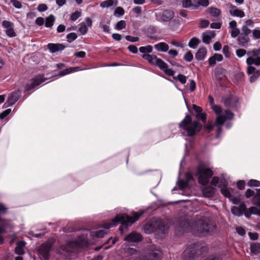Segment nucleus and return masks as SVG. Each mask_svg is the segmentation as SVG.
Listing matches in <instances>:
<instances>
[{
  "instance_id": "obj_30",
  "label": "nucleus",
  "mask_w": 260,
  "mask_h": 260,
  "mask_svg": "<svg viewBox=\"0 0 260 260\" xmlns=\"http://www.w3.org/2000/svg\"><path fill=\"white\" fill-rule=\"evenodd\" d=\"M251 252L255 254L260 253V243H255L250 245Z\"/></svg>"
},
{
  "instance_id": "obj_50",
  "label": "nucleus",
  "mask_w": 260,
  "mask_h": 260,
  "mask_svg": "<svg viewBox=\"0 0 260 260\" xmlns=\"http://www.w3.org/2000/svg\"><path fill=\"white\" fill-rule=\"evenodd\" d=\"M124 14V9L121 7H118L116 8L114 11V15H123Z\"/></svg>"
},
{
  "instance_id": "obj_11",
  "label": "nucleus",
  "mask_w": 260,
  "mask_h": 260,
  "mask_svg": "<svg viewBox=\"0 0 260 260\" xmlns=\"http://www.w3.org/2000/svg\"><path fill=\"white\" fill-rule=\"evenodd\" d=\"M247 54L249 55H252L254 56L249 57L247 59L246 63L248 66H251V65L253 64L256 66L260 65V57L257 56L260 54L259 49L249 52Z\"/></svg>"
},
{
  "instance_id": "obj_4",
  "label": "nucleus",
  "mask_w": 260,
  "mask_h": 260,
  "mask_svg": "<svg viewBox=\"0 0 260 260\" xmlns=\"http://www.w3.org/2000/svg\"><path fill=\"white\" fill-rule=\"evenodd\" d=\"M88 244V240L86 235L80 236L77 240H72L68 242L67 245L61 246L57 250L58 253L64 256L72 251V249L75 247H82L85 246Z\"/></svg>"
},
{
  "instance_id": "obj_16",
  "label": "nucleus",
  "mask_w": 260,
  "mask_h": 260,
  "mask_svg": "<svg viewBox=\"0 0 260 260\" xmlns=\"http://www.w3.org/2000/svg\"><path fill=\"white\" fill-rule=\"evenodd\" d=\"M229 11L231 15L234 17L243 18L245 16V13L242 10L239 9L236 6L231 4L229 7Z\"/></svg>"
},
{
  "instance_id": "obj_49",
  "label": "nucleus",
  "mask_w": 260,
  "mask_h": 260,
  "mask_svg": "<svg viewBox=\"0 0 260 260\" xmlns=\"http://www.w3.org/2000/svg\"><path fill=\"white\" fill-rule=\"evenodd\" d=\"M125 39L127 41L131 42H136L139 40V38L137 37H133L128 35L125 37Z\"/></svg>"
},
{
  "instance_id": "obj_6",
  "label": "nucleus",
  "mask_w": 260,
  "mask_h": 260,
  "mask_svg": "<svg viewBox=\"0 0 260 260\" xmlns=\"http://www.w3.org/2000/svg\"><path fill=\"white\" fill-rule=\"evenodd\" d=\"M208 225L203 220H199L192 224L187 223L183 225V228L186 232H192L193 234L204 235L208 232Z\"/></svg>"
},
{
  "instance_id": "obj_28",
  "label": "nucleus",
  "mask_w": 260,
  "mask_h": 260,
  "mask_svg": "<svg viewBox=\"0 0 260 260\" xmlns=\"http://www.w3.org/2000/svg\"><path fill=\"white\" fill-rule=\"evenodd\" d=\"M252 203L260 207V188L256 190V193L252 199Z\"/></svg>"
},
{
  "instance_id": "obj_36",
  "label": "nucleus",
  "mask_w": 260,
  "mask_h": 260,
  "mask_svg": "<svg viewBox=\"0 0 260 260\" xmlns=\"http://www.w3.org/2000/svg\"><path fill=\"white\" fill-rule=\"evenodd\" d=\"M247 185L249 186H255L259 187L260 186V181L257 180L251 179L250 180L248 183Z\"/></svg>"
},
{
  "instance_id": "obj_61",
  "label": "nucleus",
  "mask_w": 260,
  "mask_h": 260,
  "mask_svg": "<svg viewBox=\"0 0 260 260\" xmlns=\"http://www.w3.org/2000/svg\"><path fill=\"white\" fill-rule=\"evenodd\" d=\"M47 9V6L45 4H40L38 6V10L40 12H43Z\"/></svg>"
},
{
  "instance_id": "obj_63",
  "label": "nucleus",
  "mask_w": 260,
  "mask_h": 260,
  "mask_svg": "<svg viewBox=\"0 0 260 260\" xmlns=\"http://www.w3.org/2000/svg\"><path fill=\"white\" fill-rule=\"evenodd\" d=\"M221 44L219 42H216L213 45L214 50L215 51H219L221 49Z\"/></svg>"
},
{
  "instance_id": "obj_24",
  "label": "nucleus",
  "mask_w": 260,
  "mask_h": 260,
  "mask_svg": "<svg viewBox=\"0 0 260 260\" xmlns=\"http://www.w3.org/2000/svg\"><path fill=\"white\" fill-rule=\"evenodd\" d=\"M154 47L157 51L159 52H166L169 49V45L165 42H160L155 44Z\"/></svg>"
},
{
  "instance_id": "obj_44",
  "label": "nucleus",
  "mask_w": 260,
  "mask_h": 260,
  "mask_svg": "<svg viewBox=\"0 0 260 260\" xmlns=\"http://www.w3.org/2000/svg\"><path fill=\"white\" fill-rule=\"evenodd\" d=\"M231 29V35L232 38H236L239 35L240 30L237 27Z\"/></svg>"
},
{
  "instance_id": "obj_37",
  "label": "nucleus",
  "mask_w": 260,
  "mask_h": 260,
  "mask_svg": "<svg viewBox=\"0 0 260 260\" xmlns=\"http://www.w3.org/2000/svg\"><path fill=\"white\" fill-rule=\"evenodd\" d=\"M173 78L175 80H178L182 84H185L186 82V76L182 75L179 74L177 76L174 77V75Z\"/></svg>"
},
{
  "instance_id": "obj_29",
  "label": "nucleus",
  "mask_w": 260,
  "mask_h": 260,
  "mask_svg": "<svg viewBox=\"0 0 260 260\" xmlns=\"http://www.w3.org/2000/svg\"><path fill=\"white\" fill-rule=\"evenodd\" d=\"M208 11L210 14L213 17H217L220 14V10L214 7H210L208 9Z\"/></svg>"
},
{
  "instance_id": "obj_13",
  "label": "nucleus",
  "mask_w": 260,
  "mask_h": 260,
  "mask_svg": "<svg viewBox=\"0 0 260 260\" xmlns=\"http://www.w3.org/2000/svg\"><path fill=\"white\" fill-rule=\"evenodd\" d=\"M52 245L53 242H47L40 246L39 252L44 259H48L49 258V252Z\"/></svg>"
},
{
  "instance_id": "obj_18",
  "label": "nucleus",
  "mask_w": 260,
  "mask_h": 260,
  "mask_svg": "<svg viewBox=\"0 0 260 260\" xmlns=\"http://www.w3.org/2000/svg\"><path fill=\"white\" fill-rule=\"evenodd\" d=\"M142 236L140 234L136 232H132L128 235L124 239L126 241L129 242H137L141 241Z\"/></svg>"
},
{
  "instance_id": "obj_15",
  "label": "nucleus",
  "mask_w": 260,
  "mask_h": 260,
  "mask_svg": "<svg viewBox=\"0 0 260 260\" xmlns=\"http://www.w3.org/2000/svg\"><path fill=\"white\" fill-rule=\"evenodd\" d=\"M3 26L5 28V32L9 37L16 36V33L13 29V24L10 21L5 20L2 23Z\"/></svg>"
},
{
  "instance_id": "obj_19",
  "label": "nucleus",
  "mask_w": 260,
  "mask_h": 260,
  "mask_svg": "<svg viewBox=\"0 0 260 260\" xmlns=\"http://www.w3.org/2000/svg\"><path fill=\"white\" fill-rule=\"evenodd\" d=\"M47 47L52 53L62 51L65 48V46L62 44L49 43Z\"/></svg>"
},
{
  "instance_id": "obj_43",
  "label": "nucleus",
  "mask_w": 260,
  "mask_h": 260,
  "mask_svg": "<svg viewBox=\"0 0 260 260\" xmlns=\"http://www.w3.org/2000/svg\"><path fill=\"white\" fill-rule=\"evenodd\" d=\"M77 38V35L74 32H71L67 36V38L68 39V41L69 42H71Z\"/></svg>"
},
{
  "instance_id": "obj_45",
  "label": "nucleus",
  "mask_w": 260,
  "mask_h": 260,
  "mask_svg": "<svg viewBox=\"0 0 260 260\" xmlns=\"http://www.w3.org/2000/svg\"><path fill=\"white\" fill-rule=\"evenodd\" d=\"M246 53V51L243 49H239L236 50V54L238 57L244 56Z\"/></svg>"
},
{
  "instance_id": "obj_56",
  "label": "nucleus",
  "mask_w": 260,
  "mask_h": 260,
  "mask_svg": "<svg viewBox=\"0 0 260 260\" xmlns=\"http://www.w3.org/2000/svg\"><path fill=\"white\" fill-rule=\"evenodd\" d=\"M219 184V179L217 177H214L211 182V184L213 186H216Z\"/></svg>"
},
{
  "instance_id": "obj_38",
  "label": "nucleus",
  "mask_w": 260,
  "mask_h": 260,
  "mask_svg": "<svg viewBox=\"0 0 260 260\" xmlns=\"http://www.w3.org/2000/svg\"><path fill=\"white\" fill-rule=\"evenodd\" d=\"M231 212L234 215L237 216H240L242 215V213L239 210L238 207L233 206L231 208Z\"/></svg>"
},
{
  "instance_id": "obj_47",
  "label": "nucleus",
  "mask_w": 260,
  "mask_h": 260,
  "mask_svg": "<svg viewBox=\"0 0 260 260\" xmlns=\"http://www.w3.org/2000/svg\"><path fill=\"white\" fill-rule=\"evenodd\" d=\"M196 2H197L198 5L204 7H207L209 4L208 0H197Z\"/></svg>"
},
{
  "instance_id": "obj_25",
  "label": "nucleus",
  "mask_w": 260,
  "mask_h": 260,
  "mask_svg": "<svg viewBox=\"0 0 260 260\" xmlns=\"http://www.w3.org/2000/svg\"><path fill=\"white\" fill-rule=\"evenodd\" d=\"M226 71L223 68H217L215 71V76L218 80H224L225 77Z\"/></svg>"
},
{
  "instance_id": "obj_1",
  "label": "nucleus",
  "mask_w": 260,
  "mask_h": 260,
  "mask_svg": "<svg viewBox=\"0 0 260 260\" xmlns=\"http://www.w3.org/2000/svg\"><path fill=\"white\" fill-rule=\"evenodd\" d=\"M143 214V212H134L133 216H129L125 214H119L111 221L105 223L104 225V229L97 231L91 232V235L98 238H102L107 233V230L117 225L119 222L121 223L119 227V230L122 234L124 231V228L133 224L135 222L138 220L140 217Z\"/></svg>"
},
{
  "instance_id": "obj_10",
  "label": "nucleus",
  "mask_w": 260,
  "mask_h": 260,
  "mask_svg": "<svg viewBox=\"0 0 260 260\" xmlns=\"http://www.w3.org/2000/svg\"><path fill=\"white\" fill-rule=\"evenodd\" d=\"M201 246L199 244H192L188 246L184 251L182 257L184 260H190L194 258L196 255L201 253Z\"/></svg>"
},
{
  "instance_id": "obj_52",
  "label": "nucleus",
  "mask_w": 260,
  "mask_h": 260,
  "mask_svg": "<svg viewBox=\"0 0 260 260\" xmlns=\"http://www.w3.org/2000/svg\"><path fill=\"white\" fill-rule=\"evenodd\" d=\"M11 2L13 5L17 9H20L22 7L21 3L17 0H11Z\"/></svg>"
},
{
  "instance_id": "obj_20",
  "label": "nucleus",
  "mask_w": 260,
  "mask_h": 260,
  "mask_svg": "<svg viewBox=\"0 0 260 260\" xmlns=\"http://www.w3.org/2000/svg\"><path fill=\"white\" fill-rule=\"evenodd\" d=\"M247 73L249 74H251L250 77V81L253 82L260 75L259 71H256L255 69L252 66H248L247 68Z\"/></svg>"
},
{
  "instance_id": "obj_53",
  "label": "nucleus",
  "mask_w": 260,
  "mask_h": 260,
  "mask_svg": "<svg viewBox=\"0 0 260 260\" xmlns=\"http://www.w3.org/2000/svg\"><path fill=\"white\" fill-rule=\"evenodd\" d=\"M187 182L180 180L178 181V186L180 189H184L187 186Z\"/></svg>"
},
{
  "instance_id": "obj_12",
  "label": "nucleus",
  "mask_w": 260,
  "mask_h": 260,
  "mask_svg": "<svg viewBox=\"0 0 260 260\" xmlns=\"http://www.w3.org/2000/svg\"><path fill=\"white\" fill-rule=\"evenodd\" d=\"M45 79L41 75L36 76L34 78L30 80L25 86V90L29 91L31 89L39 86L44 81Z\"/></svg>"
},
{
  "instance_id": "obj_57",
  "label": "nucleus",
  "mask_w": 260,
  "mask_h": 260,
  "mask_svg": "<svg viewBox=\"0 0 260 260\" xmlns=\"http://www.w3.org/2000/svg\"><path fill=\"white\" fill-rule=\"evenodd\" d=\"M197 117L203 121H205L206 119V115L205 113H201L197 114Z\"/></svg>"
},
{
  "instance_id": "obj_5",
  "label": "nucleus",
  "mask_w": 260,
  "mask_h": 260,
  "mask_svg": "<svg viewBox=\"0 0 260 260\" xmlns=\"http://www.w3.org/2000/svg\"><path fill=\"white\" fill-rule=\"evenodd\" d=\"M179 127L186 131L188 136H193L200 131L202 126L196 121H192L190 116L186 115L180 123Z\"/></svg>"
},
{
  "instance_id": "obj_23",
  "label": "nucleus",
  "mask_w": 260,
  "mask_h": 260,
  "mask_svg": "<svg viewBox=\"0 0 260 260\" xmlns=\"http://www.w3.org/2000/svg\"><path fill=\"white\" fill-rule=\"evenodd\" d=\"M207 49L205 47H200L196 53L195 57L198 60L204 59L207 55Z\"/></svg>"
},
{
  "instance_id": "obj_27",
  "label": "nucleus",
  "mask_w": 260,
  "mask_h": 260,
  "mask_svg": "<svg viewBox=\"0 0 260 260\" xmlns=\"http://www.w3.org/2000/svg\"><path fill=\"white\" fill-rule=\"evenodd\" d=\"M25 246V242L21 241L17 244V246L15 248L16 253L19 255H22L24 254L23 247Z\"/></svg>"
},
{
  "instance_id": "obj_64",
  "label": "nucleus",
  "mask_w": 260,
  "mask_h": 260,
  "mask_svg": "<svg viewBox=\"0 0 260 260\" xmlns=\"http://www.w3.org/2000/svg\"><path fill=\"white\" fill-rule=\"evenodd\" d=\"M253 35L256 39L260 38V30L256 29H254L253 30Z\"/></svg>"
},
{
  "instance_id": "obj_33",
  "label": "nucleus",
  "mask_w": 260,
  "mask_h": 260,
  "mask_svg": "<svg viewBox=\"0 0 260 260\" xmlns=\"http://www.w3.org/2000/svg\"><path fill=\"white\" fill-rule=\"evenodd\" d=\"M200 40L196 38H193L189 42L188 46L191 48L196 49L198 46Z\"/></svg>"
},
{
  "instance_id": "obj_40",
  "label": "nucleus",
  "mask_w": 260,
  "mask_h": 260,
  "mask_svg": "<svg viewBox=\"0 0 260 260\" xmlns=\"http://www.w3.org/2000/svg\"><path fill=\"white\" fill-rule=\"evenodd\" d=\"M76 71H77V68H70L61 71L59 75L60 76H62Z\"/></svg>"
},
{
  "instance_id": "obj_9",
  "label": "nucleus",
  "mask_w": 260,
  "mask_h": 260,
  "mask_svg": "<svg viewBox=\"0 0 260 260\" xmlns=\"http://www.w3.org/2000/svg\"><path fill=\"white\" fill-rule=\"evenodd\" d=\"M161 251L154 245H151L139 257V260H161Z\"/></svg>"
},
{
  "instance_id": "obj_46",
  "label": "nucleus",
  "mask_w": 260,
  "mask_h": 260,
  "mask_svg": "<svg viewBox=\"0 0 260 260\" xmlns=\"http://www.w3.org/2000/svg\"><path fill=\"white\" fill-rule=\"evenodd\" d=\"M100 27L103 29V31L106 33L110 32V27L109 25L105 24L104 22H101L100 23Z\"/></svg>"
},
{
  "instance_id": "obj_51",
  "label": "nucleus",
  "mask_w": 260,
  "mask_h": 260,
  "mask_svg": "<svg viewBox=\"0 0 260 260\" xmlns=\"http://www.w3.org/2000/svg\"><path fill=\"white\" fill-rule=\"evenodd\" d=\"M209 24V22L208 20H202L201 21L200 23V27L201 28H206L207 27Z\"/></svg>"
},
{
  "instance_id": "obj_35",
  "label": "nucleus",
  "mask_w": 260,
  "mask_h": 260,
  "mask_svg": "<svg viewBox=\"0 0 260 260\" xmlns=\"http://www.w3.org/2000/svg\"><path fill=\"white\" fill-rule=\"evenodd\" d=\"M126 26V22L124 20H120L117 23L115 26V29L117 30H121L124 28Z\"/></svg>"
},
{
  "instance_id": "obj_54",
  "label": "nucleus",
  "mask_w": 260,
  "mask_h": 260,
  "mask_svg": "<svg viewBox=\"0 0 260 260\" xmlns=\"http://www.w3.org/2000/svg\"><path fill=\"white\" fill-rule=\"evenodd\" d=\"M128 49L131 52L134 54H136L138 52L137 47L133 45H129L128 47Z\"/></svg>"
},
{
  "instance_id": "obj_48",
  "label": "nucleus",
  "mask_w": 260,
  "mask_h": 260,
  "mask_svg": "<svg viewBox=\"0 0 260 260\" xmlns=\"http://www.w3.org/2000/svg\"><path fill=\"white\" fill-rule=\"evenodd\" d=\"M184 59L187 61H191L193 59V55L190 51L187 52L184 56Z\"/></svg>"
},
{
  "instance_id": "obj_62",
  "label": "nucleus",
  "mask_w": 260,
  "mask_h": 260,
  "mask_svg": "<svg viewBox=\"0 0 260 260\" xmlns=\"http://www.w3.org/2000/svg\"><path fill=\"white\" fill-rule=\"evenodd\" d=\"M238 208L242 214L248 209L246 208V206L244 203L240 204Z\"/></svg>"
},
{
  "instance_id": "obj_59",
  "label": "nucleus",
  "mask_w": 260,
  "mask_h": 260,
  "mask_svg": "<svg viewBox=\"0 0 260 260\" xmlns=\"http://www.w3.org/2000/svg\"><path fill=\"white\" fill-rule=\"evenodd\" d=\"M242 31L245 35H247L251 32L250 29L246 25L242 26Z\"/></svg>"
},
{
  "instance_id": "obj_31",
  "label": "nucleus",
  "mask_w": 260,
  "mask_h": 260,
  "mask_svg": "<svg viewBox=\"0 0 260 260\" xmlns=\"http://www.w3.org/2000/svg\"><path fill=\"white\" fill-rule=\"evenodd\" d=\"M54 21L55 18L53 15H50L49 17H47L45 23L46 27H52L53 25Z\"/></svg>"
},
{
  "instance_id": "obj_58",
  "label": "nucleus",
  "mask_w": 260,
  "mask_h": 260,
  "mask_svg": "<svg viewBox=\"0 0 260 260\" xmlns=\"http://www.w3.org/2000/svg\"><path fill=\"white\" fill-rule=\"evenodd\" d=\"M222 52L226 57H229L230 55L229 47L227 45L224 46L223 47Z\"/></svg>"
},
{
  "instance_id": "obj_55",
  "label": "nucleus",
  "mask_w": 260,
  "mask_h": 260,
  "mask_svg": "<svg viewBox=\"0 0 260 260\" xmlns=\"http://www.w3.org/2000/svg\"><path fill=\"white\" fill-rule=\"evenodd\" d=\"M191 0H183L182 1V6L184 8H188L191 6Z\"/></svg>"
},
{
  "instance_id": "obj_60",
  "label": "nucleus",
  "mask_w": 260,
  "mask_h": 260,
  "mask_svg": "<svg viewBox=\"0 0 260 260\" xmlns=\"http://www.w3.org/2000/svg\"><path fill=\"white\" fill-rule=\"evenodd\" d=\"M254 194V191L250 189H248L245 192V196L247 198H249Z\"/></svg>"
},
{
  "instance_id": "obj_39",
  "label": "nucleus",
  "mask_w": 260,
  "mask_h": 260,
  "mask_svg": "<svg viewBox=\"0 0 260 260\" xmlns=\"http://www.w3.org/2000/svg\"><path fill=\"white\" fill-rule=\"evenodd\" d=\"M81 16V13L79 11H77L71 14L70 16V19L72 21H75Z\"/></svg>"
},
{
  "instance_id": "obj_7",
  "label": "nucleus",
  "mask_w": 260,
  "mask_h": 260,
  "mask_svg": "<svg viewBox=\"0 0 260 260\" xmlns=\"http://www.w3.org/2000/svg\"><path fill=\"white\" fill-rule=\"evenodd\" d=\"M168 228L160 219L153 218L143 228V231L146 234H150L156 230H159L164 233Z\"/></svg>"
},
{
  "instance_id": "obj_8",
  "label": "nucleus",
  "mask_w": 260,
  "mask_h": 260,
  "mask_svg": "<svg viewBox=\"0 0 260 260\" xmlns=\"http://www.w3.org/2000/svg\"><path fill=\"white\" fill-rule=\"evenodd\" d=\"M213 174L212 170L205 165H200L198 167L196 176L198 177V181L200 184L203 185L207 184Z\"/></svg>"
},
{
  "instance_id": "obj_26",
  "label": "nucleus",
  "mask_w": 260,
  "mask_h": 260,
  "mask_svg": "<svg viewBox=\"0 0 260 260\" xmlns=\"http://www.w3.org/2000/svg\"><path fill=\"white\" fill-rule=\"evenodd\" d=\"M117 0H107L100 4L101 7L103 8H109L112 6H116L118 5Z\"/></svg>"
},
{
  "instance_id": "obj_17",
  "label": "nucleus",
  "mask_w": 260,
  "mask_h": 260,
  "mask_svg": "<svg viewBox=\"0 0 260 260\" xmlns=\"http://www.w3.org/2000/svg\"><path fill=\"white\" fill-rule=\"evenodd\" d=\"M156 16H160L161 20L164 22H168L171 20L174 16V12L171 10H165L161 13L156 14Z\"/></svg>"
},
{
  "instance_id": "obj_41",
  "label": "nucleus",
  "mask_w": 260,
  "mask_h": 260,
  "mask_svg": "<svg viewBox=\"0 0 260 260\" xmlns=\"http://www.w3.org/2000/svg\"><path fill=\"white\" fill-rule=\"evenodd\" d=\"M249 210L252 214L257 215L260 216V210L258 209L257 207L252 206L249 208Z\"/></svg>"
},
{
  "instance_id": "obj_2",
  "label": "nucleus",
  "mask_w": 260,
  "mask_h": 260,
  "mask_svg": "<svg viewBox=\"0 0 260 260\" xmlns=\"http://www.w3.org/2000/svg\"><path fill=\"white\" fill-rule=\"evenodd\" d=\"M208 99L213 111L216 114L215 124L219 126L216 135V137L218 138L222 132L221 126L224 124L226 120L232 119L234 117V114L229 110L223 111L220 106L214 105V99L211 95L209 96Z\"/></svg>"
},
{
  "instance_id": "obj_22",
  "label": "nucleus",
  "mask_w": 260,
  "mask_h": 260,
  "mask_svg": "<svg viewBox=\"0 0 260 260\" xmlns=\"http://www.w3.org/2000/svg\"><path fill=\"white\" fill-rule=\"evenodd\" d=\"M215 36L214 31H207L203 34V41L206 44H209L210 43L211 40Z\"/></svg>"
},
{
  "instance_id": "obj_21",
  "label": "nucleus",
  "mask_w": 260,
  "mask_h": 260,
  "mask_svg": "<svg viewBox=\"0 0 260 260\" xmlns=\"http://www.w3.org/2000/svg\"><path fill=\"white\" fill-rule=\"evenodd\" d=\"M239 99L236 95H231L224 100V104L226 106L236 107Z\"/></svg>"
},
{
  "instance_id": "obj_3",
  "label": "nucleus",
  "mask_w": 260,
  "mask_h": 260,
  "mask_svg": "<svg viewBox=\"0 0 260 260\" xmlns=\"http://www.w3.org/2000/svg\"><path fill=\"white\" fill-rule=\"evenodd\" d=\"M142 57L148 61L149 64L152 66H157L168 76H173L175 71L172 69L168 68V65L161 59L158 58L154 54H144Z\"/></svg>"
},
{
  "instance_id": "obj_14",
  "label": "nucleus",
  "mask_w": 260,
  "mask_h": 260,
  "mask_svg": "<svg viewBox=\"0 0 260 260\" xmlns=\"http://www.w3.org/2000/svg\"><path fill=\"white\" fill-rule=\"evenodd\" d=\"M21 92L20 90L13 92L8 97L7 102L5 104L6 107H10L13 105L20 98Z\"/></svg>"
},
{
  "instance_id": "obj_34",
  "label": "nucleus",
  "mask_w": 260,
  "mask_h": 260,
  "mask_svg": "<svg viewBox=\"0 0 260 260\" xmlns=\"http://www.w3.org/2000/svg\"><path fill=\"white\" fill-rule=\"evenodd\" d=\"M88 31V28L85 23L82 22L80 24L79 31L81 35H85Z\"/></svg>"
},
{
  "instance_id": "obj_42",
  "label": "nucleus",
  "mask_w": 260,
  "mask_h": 260,
  "mask_svg": "<svg viewBox=\"0 0 260 260\" xmlns=\"http://www.w3.org/2000/svg\"><path fill=\"white\" fill-rule=\"evenodd\" d=\"M221 192L222 194L227 198H230L231 197V193L230 191L228 189V188L226 187H223L220 188Z\"/></svg>"
},
{
  "instance_id": "obj_32",
  "label": "nucleus",
  "mask_w": 260,
  "mask_h": 260,
  "mask_svg": "<svg viewBox=\"0 0 260 260\" xmlns=\"http://www.w3.org/2000/svg\"><path fill=\"white\" fill-rule=\"evenodd\" d=\"M153 48L151 45H147L146 46L141 47L139 48V51L144 54H148L152 52Z\"/></svg>"
}]
</instances>
